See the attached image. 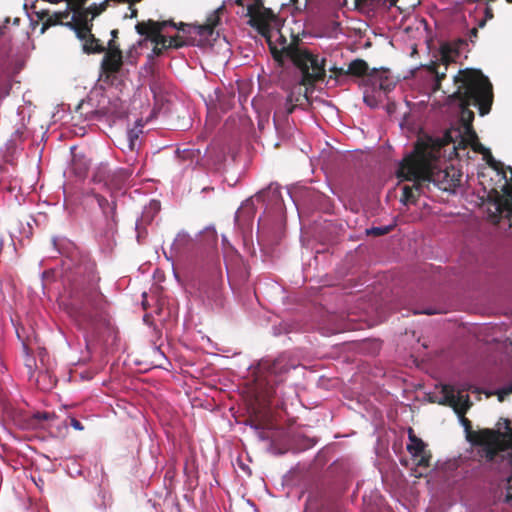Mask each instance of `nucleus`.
<instances>
[{
  "label": "nucleus",
  "instance_id": "obj_1",
  "mask_svg": "<svg viewBox=\"0 0 512 512\" xmlns=\"http://www.w3.org/2000/svg\"><path fill=\"white\" fill-rule=\"evenodd\" d=\"M453 83L456 90L449 95L451 101H458L460 106V123L462 130L449 131L445 135L444 143L453 141V134L458 138V132L461 134L472 135L476 138V131L473 128L474 112L470 106H475L479 114L484 116L491 110L493 103V88L481 70L466 68L461 69L453 77Z\"/></svg>",
  "mask_w": 512,
  "mask_h": 512
},
{
  "label": "nucleus",
  "instance_id": "obj_2",
  "mask_svg": "<svg viewBox=\"0 0 512 512\" xmlns=\"http://www.w3.org/2000/svg\"><path fill=\"white\" fill-rule=\"evenodd\" d=\"M269 45V49L275 61L283 64L284 57L290 59L292 63L300 70L302 74L301 84L313 88L316 83L324 81L326 77L325 64L326 59L313 54L306 48L299 47V38L293 37L291 42H287L281 31H277L278 47L272 41V35H264Z\"/></svg>",
  "mask_w": 512,
  "mask_h": 512
},
{
  "label": "nucleus",
  "instance_id": "obj_3",
  "mask_svg": "<svg viewBox=\"0 0 512 512\" xmlns=\"http://www.w3.org/2000/svg\"><path fill=\"white\" fill-rule=\"evenodd\" d=\"M88 280L77 284L71 290V310L75 321L81 328L105 322L108 316V302L98 288L99 278L95 275L94 265L89 267Z\"/></svg>",
  "mask_w": 512,
  "mask_h": 512
},
{
  "label": "nucleus",
  "instance_id": "obj_4",
  "mask_svg": "<svg viewBox=\"0 0 512 512\" xmlns=\"http://www.w3.org/2000/svg\"><path fill=\"white\" fill-rule=\"evenodd\" d=\"M444 141L439 138L427 137L416 142L414 154L427 160V189L432 183L438 189L445 192H454L460 186L462 174L453 166L446 167L443 170L434 171L432 163L439 157L440 149L443 147Z\"/></svg>",
  "mask_w": 512,
  "mask_h": 512
},
{
  "label": "nucleus",
  "instance_id": "obj_5",
  "mask_svg": "<svg viewBox=\"0 0 512 512\" xmlns=\"http://www.w3.org/2000/svg\"><path fill=\"white\" fill-rule=\"evenodd\" d=\"M462 423L465 426L467 440L475 447H479L477 455L486 462H493L500 452L512 449V424L509 419H501L505 431L500 428H483L477 431L471 429V422L463 416Z\"/></svg>",
  "mask_w": 512,
  "mask_h": 512
},
{
  "label": "nucleus",
  "instance_id": "obj_6",
  "mask_svg": "<svg viewBox=\"0 0 512 512\" xmlns=\"http://www.w3.org/2000/svg\"><path fill=\"white\" fill-rule=\"evenodd\" d=\"M261 369L265 372V375L258 384L259 397L268 405L284 408L286 392L283 381L290 370L287 360L279 357L272 362H263Z\"/></svg>",
  "mask_w": 512,
  "mask_h": 512
},
{
  "label": "nucleus",
  "instance_id": "obj_7",
  "mask_svg": "<svg viewBox=\"0 0 512 512\" xmlns=\"http://www.w3.org/2000/svg\"><path fill=\"white\" fill-rule=\"evenodd\" d=\"M427 160L419 158L412 152L406 156L399 165L397 176L406 181H411L412 185H404L402 188L401 202L405 205L415 204L420 195L425 194L427 189Z\"/></svg>",
  "mask_w": 512,
  "mask_h": 512
},
{
  "label": "nucleus",
  "instance_id": "obj_8",
  "mask_svg": "<svg viewBox=\"0 0 512 512\" xmlns=\"http://www.w3.org/2000/svg\"><path fill=\"white\" fill-rule=\"evenodd\" d=\"M207 275L199 282L198 292L203 300L216 305L222 303L223 274L220 259L213 256L207 262Z\"/></svg>",
  "mask_w": 512,
  "mask_h": 512
},
{
  "label": "nucleus",
  "instance_id": "obj_9",
  "mask_svg": "<svg viewBox=\"0 0 512 512\" xmlns=\"http://www.w3.org/2000/svg\"><path fill=\"white\" fill-rule=\"evenodd\" d=\"M167 24H173V20L155 21L148 19L146 21H140L135 25L136 32L145 36L154 44L152 54L154 56H162L167 48L165 46V35L163 34Z\"/></svg>",
  "mask_w": 512,
  "mask_h": 512
},
{
  "label": "nucleus",
  "instance_id": "obj_10",
  "mask_svg": "<svg viewBox=\"0 0 512 512\" xmlns=\"http://www.w3.org/2000/svg\"><path fill=\"white\" fill-rule=\"evenodd\" d=\"M225 10V4H222L216 10H214L206 19V22L201 25H191L183 22L173 24H167V27H173L182 32V36L187 38V36H198L200 37H209L213 34L214 29L220 23V16L223 14Z\"/></svg>",
  "mask_w": 512,
  "mask_h": 512
},
{
  "label": "nucleus",
  "instance_id": "obj_11",
  "mask_svg": "<svg viewBox=\"0 0 512 512\" xmlns=\"http://www.w3.org/2000/svg\"><path fill=\"white\" fill-rule=\"evenodd\" d=\"M511 182L501 184L499 189L497 187L491 188L488 192V201L495 207L499 216L505 217L509 220V226L512 227V169Z\"/></svg>",
  "mask_w": 512,
  "mask_h": 512
},
{
  "label": "nucleus",
  "instance_id": "obj_12",
  "mask_svg": "<svg viewBox=\"0 0 512 512\" xmlns=\"http://www.w3.org/2000/svg\"><path fill=\"white\" fill-rule=\"evenodd\" d=\"M130 176L131 171L129 169L111 170L105 165H100L93 175V182L102 184L109 191H117L123 188Z\"/></svg>",
  "mask_w": 512,
  "mask_h": 512
},
{
  "label": "nucleus",
  "instance_id": "obj_13",
  "mask_svg": "<svg viewBox=\"0 0 512 512\" xmlns=\"http://www.w3.org/2000/svg\"><path fill=\"white\" fill-rule=\"evenodd\" d=\"M105 53L101 61V72L105 82H109L112 75L118 73L123 66V53L120 49L119 43H108L107 47L104 46Z\"/></svg>",
  "mask_w": 512,
  "mask_h": 512
},
{
  "label": "nucleus",
  "instance_id": "obj_14",
  "mask_svg": "<svg viewBox=\"0 0 512 512\" xmlns=\"http://www.w3.org/2000/svg\"><path fill=\"white\" fill-rule=\"evenodd\" d=\"M456 388L450 384H444L441 388L443 397L438 401L440 405L449 406L459 415L463 416L470 409L472 403L469 395H456Z\"/></svg>",
  "mask_w": 512,
  "mask_h": 512
},
{
  "label": "nucleus",
  "instance_id": "obj_15",
  "mask_svg": "<svg viewBox=\"0 0 512 512\" xmlns=\"http://www.w3.org/2000/svg\"><path fill=\"white\" fill-rule=\"evenodd\" d=\"M301 86L304 85L300 82L297 87L290 91L284 103L276 108L273 115V121L275 124L280 119L285 120L288 115L294 112L298 105H302L304 102L308 101L307 92H302Z\"/></svg>",
  "mask_w": 512,
  "mask_h": 512
},
{
  "label": "nucleus",
  "instance_id": "obj_16",
  "mask_svg": "<svg viewBox=\"0 0 512 512\" xmlns=\"http://www.w3.org/2000/svg\"><path fill=\"white\" fill-rule=\"evenodd\" d=\"M384 72L385 71H380L376 68L370 69L368 63L360 58L351 61L346 69V73H348L349 76L368 77L369 81L373 82V84L379 81L380 89L386 90L387 85L382 79Z\"/></svg>",
  "mask_w": 512,
  "mask_h": 512
},
{
  "label": "nucleus",
  "instance_id": "obj_17",
  "mask_svg": "<svg viewBox=\"0 0 512 512\" xmlns=\"http://www.w3.org/2000/svg\"><path fill=\"white\" fill-rule=\"evenodd\" d=\"M409 444L407 450L413 457L418 467L428 468L430 466L431 453L426 450V444L417 437L412 428L408 430Z\"/></svg>",
  "mask_w": 512,
  "mask_h": 512
},
{
  "label": "nucleus",
  "instance_id": "obj_18",
  "mask_svg": "<svg viewBox=\"0 0 512 512\" xmlns=\"http://www.w3.org/2000/svg\"><path fill=\"white\" fill-rule=\"evenodd\" d=\"M100 99L98 100L97 107L91 113H94L100 117H122L125 113V109L122 101L118 97L112 99L108 98L104 93L99 94Z\"/></svg>",
  "mask_w": 512,
  "mask_h": 512
},
{
  "label": "nucleus",
  "instance_id": "obj_19",
  "mask_svg": "<svg viewBox=\"0 0 512 512\" xmlns=\"http://www.w3.org/2000/svg\"><path fill=\"white\" fill-rule=\"evenodd\" d=\"M454 150L457 151L459 149H466L468 146H471L473 151L481 154L482 156H486L489 153L490 149L486 148L482 143L479 142L478 136L476 138H472L470 133L461 134L458 132V138L456 140L453 139Z\"/></svg>",
  "mask_w": 512,
  "mask_h": 512
},
{
  "label": "nucleus",
  "instance_id": "obj_20",
  "mask_svg": "<svg viewBox=\"0 0 512 512\" xmlns=\"http://www.w3.org/2000/svg\"><path fill=\"white\" fill-rule=\"evenodd\" d=\"M94 197L104 216L106 229H114L116 226V202H109L104 196L97 193L94 194Z\"/></svg>",
  "mask_w": 512,
  "mask_h": 512
},
{
  "label": "nucleus",
  "instance_id": "obj_21",
  "mask_svg": "<svg viewBox=\"0 0 512 512\" xmlns=\"http://www.w3.org/2000/svg\"><path fill=\"white\" fill-rule=\"evenodd\" d=\"M483 159L486 161L489 167L494 169L497 172V176L500 178V181H502V184H506V182H511V173L510 169H512L510 166L506 167L502 162L496 160L491 151H489L486 156H483Z\"/></svg>",
  "mask_w": 512,
  "mask_h": 512
},
{
  "label": "nucleus",
  "instance_id": "obj_22",
  "mask_svg": "<svg viewBox=\"0 0 512 512\" xmlns=\"http://www.w3.org/2000/svg\"><path fill=\"white\" fill-rule=\"evenodd\" d=\"M201 40H198L195 36H187L185 38L182 35H175L171 37L165 36V46L168 49H179L184 46H195L199 45Z\"/></svg>",
  "mask_w": 512,
  "mask_h": 512
},
{
  "label": "nucleus",
  "instance_id": "obj_23",
  "mask_svg": "<svg viewBox=\"0 0 512 512\" xmlns=\"http://www.w3.org/2000/svg\"><path fill=\"white\" fill-rule=\"evenodd\" d=\"M460 53L447 43L446 41L441 43L439 47V61L442 66L448 67L450 64L455 63L460 57Z\"/></svg>",
  "mask_w": 512,
  "mask_h": 512
},
{
  "label": "nucleus",
  "instance_id": "obj_24",
  "mask_svg": "<svg viewBox=\"0 0 512 512\" xmlns=\"http://www.w3.org/2000/svg\"><path fill=\"white\" fill-rule=\"evenodd\" d=\"M222 242L224 246V261L229 273L231 269L238 267L242 260L240 254L232 246L228 245L225 237H223Z\"/></svg>",
  "mask_w": 512,
  "mask_h": 512
},
{
  "label": "nucleus",
  "instance_id": "obj_25",
  "mask_svg": "<svg viewBox=\"0 0 512 512\" xmlns=\"http://www.w3.org/2000/svg\"><path fill=\"white\" fill-rule=\"evenodd\" d=\"M274 18L275 14L273 13V11L270 8H265L263 6V8L259 11L257 17L255 16V18H252L249 21V23L252 26H257L261 33L263 35H266V30L268 27L267 22L273 20Z\"/></svg>",
  "mask_w": 512,
  "mask_h": 512
},
{
  "label": "nucleus",
  "instance_id": "obj_26",
  "mask_svg": "<svg viewBox=\"0 0 512 512\" xmlns=\"http://www.w3.org/2000/svg\"><path fill=\"white\" fill-rule=\"evenodd\" d=\"M110 3V0H104L100 4L93 3L89 7H87V11L83 12L84 18L87 17L88 20V26L90 28V33H92L93 28V20L99 16L101 13L106 11Z\"/></svg>",
  "mask_w": 512,
  "mask_h": 512
},
{
  "label": "nucleus",
  "instance_id": "obj_27",
  "mask_svg": "<svg viewBox=\"0 0 512 512\" xmlns=\"http://www.w3.org/2000/svg\"><path fill=\"white\" fill-rule=\"evenodd\" d=\"M441 62L439 59L437 61H431L427 66L426 70L435 75V85L434 90H441V83L446 78V73H439V68L441 66Z\"/></svg>",
  "mask_w": 512,
  "mask_h": 512
},
{
  "label": "nucleus",
  "instance_id": "obj_28",
  "mask_svg": "<svg viewBox=\"0 0 512 512\" xmlns=\"http://www.w3.org/2000/svg\"><path fill=\"white\" fill-rule=\"evenodd\" d=\"M246 4V12L244 13V16L249 17L250 20L252 18L257 17L259 14V11L263 8V0H247Z\"/></svg>",
  "mask_w": 512,
  "mask_h": 512
},
{
  "label": "nucleus",
  "instance_id": "obj_29",
  "mask_svg": "<svg viewBox=\"0 0 512 512\" xmlns=\"http://www.w3.org/2000/svg\"><path fill=\"white\" fill-rule=\"evenodd\" d=\"M259 196L263 198L271 197L275 204L282 202L279 186L270 185L268 189L266 191H262Z\"/></svg>",
  "mask_w": 512,
  "mask_h": 512
},
{
  "label": "nucleus",
  "instance_id": "obj_30",
  "mask_svg": "<svg viewBox=\"0 0 512 512\" xmlns=\"http://www.w3.org/2000/svg\"><path fill=\"white\" fill-rule=\"evenodd\" d=\"M395 226H396V224H390V225L380 226V227H371L369 229H366V234L369 236H374V237L383 236V235L390 233L394 229Z\"/></svg>",
  "mask_w": 512,
  "mask_h": 512
},
{
  "label": "nucleus",
  "instance_id": "obj_31",
  "mask_svg": "<svg viewBox=\"0 0 512 512\" xmlns=\"http://www.w3.org/2000/svg\"><path fill=\"white\" fill-rule=\"evenodd\" d=\"M142 133V130L138 127L132 128L127 132V142L128 148L130 151L135 150L137 141L139 139V135Z\"/></svg>",
  "mask_w": 512,
  "mask_h": 512
},
{
  "label": "nucleus",
  "instance_id": "obj_32",
  "mask_svg": "<svg viewBox=\"0 0 512 512\" xmlns=\"http://www.w3.org/2000/svg\"><path fill=\"white\" fill-rule=\"evenodd\" d=\"M57 418L54 412L38 411L32 415V420L39 424L42 421H53Z\"/></svg>",
  "mask_w": 512,
  "mask_h": 512
},
{
  "label": "nucleus",
  "instance_id": "obj_33",
  "mask_svg": "<svg viewBox=\"0 0 512 512\" xmlns=\"http://www.w3.org/2000/svg\"><path fill=\"white\" fill-rule=\"evenodd\" d=\"M512 394V382L497 389L495 392V395H497V398L500 402H503L507 399L508 396Z\"/></svg>",
  "mask_w": 512,
  "mask_h": 512
},
{
  "label": "nucleus",
  "instance_id": "obj_34",
  "mask_svg": "<svg viewBox=\"0 0 512 512\" xmlns=\"http://www.w3.org/2000/svg\"><path fill=\"white\" fill-rule=\"evenodd\" d=\"M446 42L450 43V45L454 47L460 54L468 47V41L464 38H457Z\"/></svg>",
  "mask_w": 512,
  "mask_h": 512
},
{
  "label": "nucleus",
  "instance_id": "obj_35",
  "mask_svg": "<svg viewBox=\"0 0 512 512\" xmlns=\"http://www.w3.org/2000/svg\"><path fill=\"white\" fill-rule=\"evenodd\" d=\"M330 71L332 72V75L329 76V80L334 79L335 81L340 82L342 77L349 76L344 68L332 67L330 68Z\"/></svg>",
  "mask_w": 512,
  "mask_h": 512
},
{
  "label": "nucleus",
  "instance_id": "obj_36",
  "mask_svg": "<svg viewBox=\"0 0 512 512\" xmlns=\"http://www.w3.org/2000/svg\"><path fill=\"white\" fill-rule=\"evenodd\" d=\"M305 512H340L338 509L329 506H322L316 511H314L311 507H308Z\"/></svg>",
  "mask_w": 512,
  "mask_h": 512
},
{
  "label": "nucleus",
  "instance_id": "obj_37",
  "mask_svg": "<svg viewBox=\"0 0 512 512\" xmlns=\"http://www.w3.org/2000/svg\"><path fill=\"white\" fill-rule=\"evenodd\" d=\"M70 425L75 429V430H83L84 429V426L82 425V423L77 420L76 418H71L70 419Z\"/></svg>",
  "mask_w": 512,
  "mask_h": 512
},
{
  "label": "nucleus",
  "instance_id": "obj_38",
  "mask_svg": "<svg viewBox=\"0 0 512 512\" xmlns=\"http://www.w3.org/2000/svg\"><path fill=\"white\" fill-rule=\"evenodd\" d=\"M471 389V385L468 383H462L460 384L459 388L456 389L458 395H462V392L469 391Z\"/></svg>",
  "mask_w": 512,
  "mask_h": 512
},
{
  "label": "nucleus",
  "instance_id": "obj_39",
  "mask_svg": "<svg viewBox=\"0 0 512 512\" xmlns=\"http://www.w3.org/2000/svg\"><path fill=\"white\" fill-rule=\"evenodd\" d=\"M478 37V27H473L470 31H469V39L470 41L473 43L474 42V39H476Z\"/></svg>",
  "mask_w": 512,
  "mask_h": 512
},
{
  "label": "nucleus",
  "instance_id": "obj_40",
  "mask_svg": "<svg viewBox=\"0 0 512 512\" xmlns=\"http://www.w3.org/2000/svg\"><path fill=\"white\" fill-rule=\"evenodd\" d=\"M484 13H485L484 18L487 20H491L494 17L493 9L488 5L486 6Z\"/></svg>",
  "mask_w": 512,
  "mask_h": 512
},
{
  "label": "nucleus",
  "instance_id": "obj_41",
  "mask_svg": "<svg viewBox=\"0 0 512 512\" xmlns=\"http://www.w3.org/2000/svg\"><path fill=\"white\" fill-rule=\"evenodd\" d=\"M110 34H111V39L109 40L108 43H112V41H114V43H118L116 40H117L118 35H119V30L118 29H112Z\"/></svg>",
  "mask_w": 512,
  "mask_h": 512
},
{
  "label": "nucleus",
  "instance_id": "obj_42",
  "mask_svg": "<svg viewBox=\"0 0 512 512\" xmlns=\"http://www.w3.org/2000/svg\"><path fill=\"white\" fill-rule=\"evenodd\" d=\"M136 52H137V50H135V49L133 48V46H131V47L129 48V50L127 51V53H126V57H127L128 61H129L130 63H133V61L131 60V58H133L134 53H136Z\"/></svg>",
  "mask_w": 512,
  "mask_h": 512
},
{
  "label": "nucleus",
  "instance_id": "obj_43",
  "mask_svg": "<svg viewBox=\"0 0 512 512\" xmlns=\"http://www.w3.org/2000/svg\"><path fill=\"white\" fill-rule=\"evenodd\" d=\"M148 40H149V39H146V37L144 36V39H140V40H138V41H137L135 44H133L132 46H133V48H134L135 50H137L138 48H141V47L144 45V43H145L146 41H148Z\"/></svg>",
  "mask_w": 512,
  "mask_h": 512
},
{
  "label": "nucleus",
  "instance_id": "obj_44",
  "mask_svg": "<svg viewBox=\"0 0 512 512\" xmlns=\"http://www.w3.org/2000/svg\"><path fill=\"white\" fill-rule=\"evenodd\" d=\"M129 10H130V15L129 17L130 18H136L138 16V10L133 6H130L129 5Z\"/></svg>",
  "mask_w": 512,
  "mask_h": 512
},
{
  "label": "nucleus",
  "instance_id": "obj_45",
  "mask_svg": "<svg viewBox=\"0 0 512 512\" xmlns=\"http://www.w3.org/2000/svg\"><path fill=\"white\" fill-rule=\"evenodd\" d=\"M487 21H488L487 19L483 18L482 20H480V21H479V23H478V26H477V27H478V28H482V27H484Z\"/></svg>",
  "mask_w": 512,
  "mask_h": 512
},
{
  "label": "nucleus",
  "instance_id": "obj_46",
  "mask_svg": "<svg viewBox=\"0 0 512 512\" xmlns=\"http://www.w3.org/2000/svg\"><path fill=\"white\" fill-rule=\"evenodd\" d=\"M244 1L245 0H235L234 2H235L236 5L244 7L245 6Z\"/></svg>",
  "mask_w": 512,
  "mask_h": 512
},
{
  "label": "nucleus",
  "instance_id": "obj_47",
  "mask_svg": "<svg viewBox=\"0 0 512 512\" xmlns=\"http://www.w3.org/2000/svg\"><path fill=\"white\" fill-rule=\"evenodd\" d=\"M290 2H291V4H292V5H294V6H295V8H296L297 10H301V8L297 6V4H298V0H290Z\"/></svg>",
  "mask_w": 512,
  "mask_h": 512
},
{
  "label": "nucleus",
  "instance_id": "obj_48",
  "mask_svg": "<svg viewBox=\"0 0 512 512\" xmlns=\"http://www.w3.org/2000/svg\"><path fill=\"white\" fill-rule=\"evenodd\" d=\"M141 1H142V0H128V4H129L130 6H133V5H135L136 3L141 2Z\"/></svg>",
  "mask_w": 512,
  "mask_h": 512
},
{
  "label": "nucleus",
  "instance_id": "obj_49",
  "mask_svg": "<svg viewBox=\"0 0 512 512\" xmlns=\"http://www.w3.org/2000/svg\"><path fill=\"white\" fill-rule=\"evenodd\" d=\"M422 313H423V314H427V315H433V314H435L436 312H435L434 310H430V309H429V310H425V311H423Z\"/></svg>",
  "mask_w": 512,
  "mask_h": 512
},
{
  "label": "nucleus",
  "instance_id": "obj_50",
  "mask_svg": "<svg viewBox=\"0 0 512 512\" xmlns=\"http://www.w3.org/2000/svg\"><path fill=\"white\" fill-rule=\"evenodd\" d=\"M447 68H448V67L444 66V70H440V69H439V73H446Z\"/></svg>",
  "mask_w": 512,
  "mask_h": 512
},
{
  "label": "nucleus",
  "instance_id": "obj_51",
  "mask_svg": "<svg viewBox=\"0 0 512 512\" xmlns=\"http://www.w3.org/2000/svg\"><path fill=\"white\" fill-rule=\"evenodd\" d=\"M40 377L45 378V377H46V374H41V375H39L38 379H39Z\"/></svg>",
  "mask_w": 512,
  "mask_h": 512
},
{
  "label": "nucleus",
  "instance_id": "obj_52",
  "mask_svg": "<svg viewBox=\"0 0 512 512\" xmlns=\"http://www.w3.org/2000/svg\"><path fill=\"white\" fill-rule=\"evenodd\" d=\"M93 100V95L89 97V101H92Z\"/></svg>",
  "mask_w": 512,
  "mask_h": 512
},
{
  "label": "nucleus",
  "instance_id": "obj_53",
  "mask_svg": "<svg viewBox=\"0 0 512 512\" xmlns=\"http://www.w3.org/2000/svg\"><path fill=\"white\" fill-rule=\"evenodd\" d=\"M508 3H512V0H506Z\"/></svg>",
  "mask_w": 512,
  "mask_h": 512
}]
</instances>
